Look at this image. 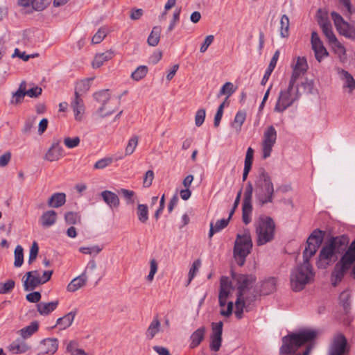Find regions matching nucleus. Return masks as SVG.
<instances>
[{
    "label": "nucleus",
    "mask_w": 355,
    "mask_h": 355,
    "mask_svg": "<svg viewBox=\"0 0 355 355\" xmlns=\"http://www.w3.org/2000/svg\"><path fill=\"white\" fill-rule=\"evenodd\" d=\"M58 348V340L56 338H45L39 345L40 354H53Z\"/></svg>",
    "instance_id": "nucleus-21"
},
{
    "label": "nucleus",
    "mask_w": 355,
    "mask_h": 355,
    "mask_svg": "<svg viewBox=\"0 0 355 355\" xmlns=\"http://www.w3.org/2000/svg\"><path fill=\"white\" fill-rule=\"evenodd\" d=\"M39 251V247L36 241H34L31 247L29 257H28V263H32L35 259L37 258V254Z\"/></svg>",
    "instance_id": "nucleus-60"
},
{
    "label": "nucleus",
    "mask_w": 355,
    "mask_h": 355,
    "mask_svg": "<svg viewBox=\"0 0 355 355\" xmlns=\"http://www.w3.org/2000/svg\"><path fill=\"white\" fill-rule=\"evenodd\" d=\"M75 343L73 342H70L67 345V352L70 353V355H87L86 352L81 349L74 348Z\"/></svg>",
    "instance_id": "nucleus-59"
},
{
    "label": "nucleus",
    "mask_w": 355,
    "mask_h": 355,
    "mask_svg": "<svg viewBox=\"0 0 355 355\" xmlns=\"http://www.w3.org/2000/svg\"><path fill=\"white\" fill-rule=\"evenodd\" d=\"M214 36L212 35H207L205 40H204V42L202 44L200 48V51L201 53H205L208 47L212 44V42H214Z\"/></svg>",
    "instance_id": "nucleus-64"
},
{
    "label": "nucleus",
    "mask_w": 355,
    "mask_h": 355,
    "mask_svg": "<svg viewBox=\"0 0 355 355\" xmlns=\"http://www.w3.org/2000/svg\"><path fill=\"white\" fill-rule=\"evenodd\" d=\"M262 292L264 294H269L275 290V279L273 278L269 279L262 284Z\"/></svg>",
    "instance_id": "nucleus-50"
},
{
    "label": "nucleus",
    "mask_w": 355,
    "mask_h": 355,
    "mask_svg": "<svg viewBox=\"0 0 355 355\" xmlns=\"http://www.w3.org/2000/svg\"><path fill=\"white\" fill-rule=\"evenodd\" d=\"M246 112L244 110H240L236 112L233 121L231 123V127L236 133L241 132L242 125L246 119Z\"/></svg>",
    "instance_id": "nucleus-30"
},
{
    "label": "nucleus",
    "mask_w": 355,
    "mask_h": 355,
    "mask_svg": "<svg viewBox=\"0 0 355 355\" xmlns=\"http://www.w3.org/2000/svg\"><path fill=\"white\" fill-rule=\"evenodd\" d=\"M300 93L298 86H288L281 89L277 98L274 111L277 112H283L288 107L293 105L300 98Z\"/></svg>",
    "instance_id": "nucleus-7"
},
{
    "label": "nucleus",
    "mask_w": 355,
    "mask_h": 355,
    "mask_svg": "<svg viewBox=\"0 0 355 355\" xmlns=\"http://www.w3.org/2000/svg\"><path fill=\"white\" fill-rule=\"evenodd\" d=\"M331 17L339 34L351 40H355V26L354 24L345 21L343 17L336 12H331Z\"/></svg>",
    "instance_id": "nucleus-11"
},
{
    "label": "nucleus",
    "mask_w": 355,
    "mask_h": 355,
    "mask_svg": "<svg viewBox=\"0 0 355 355\" xmlns=\"http://www.w3.org/2000/svg\"><path fill=\"white\" fill-rule=\"evenodd\" d=\"M26 278L24 281V287L26 291H32L37 286L42 284L38 270L29 271L26 272Z\"/></svg>",
    "instance_id": "nucleus-20"
},
{
    "label": "nucleus",
    "mask_w": 355,
    "mask_h": 355,
    "mask_svg": "<svg viewBox=\"0 0 355 355\" xmlns=\"http://www.w3.org/2000/svg\"><path fill=\"white\" fill-rule=\"evenodd\" d=\"M336 71L343 83V90L348 94H352L355 90V79L353 76L340 67H336Z\"/></svg>",
    "instance_id": "nucleus-16"
},
{
    "label": "nucleus",
    "mask_w": 355,
    "mask_h": 355,
    "mask_svg": "<svg viewBox=\"0 0 355 355\" xmlns=\"http://www.w3.org/2000/svg\"><path fill=\"white\" fill-rule=\"evenodd\" d=\"M347 340L343 334H337L329 346V355H345L347 352Z\"/></svg>",
    "instance_id": "nucleus-17"
},
{
    "label": "nucleus",
    "mask_w": 355,
    "mask_h": 355,
    "mask_svg": "<svg viewBox=\"0 0 355 355\" xmlns=\"http://www.w3.org/2000/svg\"><path fill=\"white\" fill-rule=\"evenodd\" d=\"M94 96L97 101L103 104L102 107L98 109V113L101 117L110 115L114 112V110H108L106 112H103V111L106 110L105 103L110 98V94L108 89L98 92L94 94Z\"/></svg>",
    "instance_id": "nucleus-19"
},
{
    "label": "nucleus",
    "mask_w": 355,
    "mask_h": 355,
    "mask_svg": "<svg viewBox=\"0 0 355 355\" xmlns=\"http://www.w3.org/2000/svg\"><path fill=\"white\" fill-rule=\"evenodd\" d=\"M26 84L23 81L20 83L17 91L13 94L12 98L10 101L12 104L17 105L22 101L26 94Z\"/></svg>",
    "instance_id": "nucleus-36"
},
{
    "label": "nucleus",
    "mask_w": 355,
    "mask_h": 355,
    "mask_svg": "<svg viewBox=\"0 0 355 355\" xmlns=\"http://www.w3.org/2000/svg\"><path fill=\"white\" fill-rule=\"evenodd\" d=\"M322 31L327 38L330 44L338 40L334 33L331 24H324L323 28H322Z\"/></svg>",
    "instance_id": "nucleus-49"
},
{
    "label": "nucleus",
    "mask_w": 355,
    "mask_h": 355,
    "mask_svg": "<svg viewBox=\"0 0 355 355\" xmlns=\"http://www.w3.org/2000/svg\"><path fill=\"white\" fill-rule=\"evenodd\" d=\"M38 322L33 321L29 325L20 329L18 333L23 338H27L35 334L38 330Z\"/></svg>",
    "instance_id": "nucleus-37"
},
{
    "label": "nucleus",
    "mask_w": 355,
    "mask_h": 355,
    "mask_svg": "<svg viewBox=\"0 0 355 355\" xmlns=\"http://www.w3.org/2000/svg\"><path fill=\"white\" fill-rule=\"evenodd\" d=\"M205 327H201L196 329L191 336L190 340V347L195 348L198 346L200 343L203 340L205 334Z\"/></svg>",
    "instance_id": "nucleus-33"
},
{
    "label": "nucleus",
    "mask_w": 355,
    "mask_h": 355,
    "mask_svg": "<svg viewBox=\"0 0 355 355\" xmlns=\"http://www.w3.org/2000/svg\"><path fill=\"white\" fill-rule=\"evenodd\" d=\"M314 273L309 261L303 263L294 268L290 276L291 287L293 291H302L306 284L313 279Z\"/></svg>",
    "instance_id": "nucleus-3"
},
{
    "label": "nucleus",
    "mask_w": 355,
    "mask_h": 355,
    "mask_svg": "<svg viewBox=\"0 0 355 355\" xmlns=\"http://www.w3.org/2000/svg\"><path fill=\"white\" fill-rule=\"evenodd\" d=\"M64 155V149L60 145V141L57 140L52 143L44 155V159L49 162H55L59 160Z\"/></svg>",
    "instance_id": "nucleus-18"
},
{
    "label": "nucleus",
    "mask_w": 355,
    "mask_h": 355,
    "mask_svg": "<svg viewBox=\"0 0 355 355\" xmlns=\"http://www.w3.org/2000/svg\"><path fill=\"white\" fill-rule=\"evenodd\" d=\"M277 132L273 125L268 126L263 132L261 141L262 158L266 159L270 157L272 148L276 144Z\"/></svg>",
    "instance_id": "nucleus-10"
},
{
    "label": "nucleus",
    "mask_w": 355,
    "mask_h": 355,
    "mask_svg": "<svg viewBox=\"0 0 355 355\" xmlns=\"http://www.w3.org/2000/svg\"><path fill=\"white\" fill-rule=\"evenodd\" d=\"M161 322L157 316H155L145 332L146 338L148 340H152L161 331Z\"/></svg>",
    "instance_id": "nucleus-24"
},
{
    "label": "nucleus",
    "mask_w": 355,
    "mask_h": 355,
    "mask_svg": "<svg viewBox=\"0 0 355 355\" xmlns=\"http://www.w3.org/2000/svg\"><path fill=\"white\" fill-rule=\"evenodd\" d=\"M148 73V67L145 65L138 67L131 74V77L136 81L144 78Z\"/></svg>",
    "instance_id": "nucleus-44"
},
{
    "label": "nucleus",
    "mask_w": 355,
    "mask_h": 355,
    "mask_svg": "<svg viewBox=\"0 0 355 355\" xmlns=\"http://www.w3.org/2000/svg\"><path fill=\"white\" fill-rule=\"evenodd\" d=\"M112 162L113 159L112 157H104L97 161L94 167L95 169H103L110 166Z\"/></svg>",
    "instance_id": "nucleus-55"
},
{
    "label": "nucleus",
    "mask_w": 355,
    "mask_h": 355,
    "mask_svg": "<svg viewBox=\"0 0 355 355\" xmlns=\"http://www.w3.org/2000/svg\"><path fill=\"white\" fill-rule=\"evenodd\" d=\"M229 223V219H220L218 220L214 225L212 223H210V230L209 232V236L211 238L212 236L225 228Z\"/></svg>",
    "instance_id": "nucleus-40"
},
{
    "label": "nucleus",
    "mask_w": 355,
    "mask_h": 355,
    "mask_svg": "<svg viewBox=\"0 0 355 355\" xmlns=\"http://www.w3.org/2000/svg\"><path fill=\"white\" fill-rule=\"evenodd\" d=\"M157 268H158V266H157V263L156 260L151 259L150 261V272L146 277L147 280L149 282H151L153 280L154 276L157 271Z\"/></svg>",
    "instance_id": "nucleus-56"
},
{
    "label": "nucleus",
    "mask_w": 355,
    "mask_h": 355,
    "mask_svg": "<svg viewBox=\"0 0 355 355\" xmlns=\"http://www.w3.org/2000/svg\"><path fill=\"white\" fill-rule=\"evenodd\" d=\"M80 138L75 137L73 138L66 137L64 139V144L68 148H73L78 146L80 144Z\"/></svg>",
    "instance_id": "nucleus-61"
},
{
    "label": "nucleus",
    "mask_w": 355,
    "mask_h": 355,
    "mask_svg": "<svg viewBox=\"0 0 355 355\" xmlns=\"http://www.w3.org/2000/svg\"><path fill=\"white\" fill-rule=\"evenodd\" d=\"M161 28L159 26L153 28L150 35L148 37L147 42L149 46H156L160 40Z\"/></svg>",
    "instance_id": "nucleus-41"
},
{
    "label": "nucleus",
    "mask_w": 355,
    "mask_h": 355,
    "mask_svg": "<svg viewBox=\"0 0 355 355\" xmlns=\"http://www.w3.org/2000/svg\"><path fill=\"white\" fill-rule=\"evenodd\" d=\"M201 266V261L199 259L196 260L191 267L189 272V282H190L193 277H195L196 274L198 271L200 267Z\"/></svg>",
    "instance_id": "nucleus-62"
},
{
    "label": "nucleus",
    "mask_w": 355,
    "mask_h": 355,
    "mask_svg": "<svg viewBox=\"0 0 355 355\" xmlns=\"http://www.w3.org/2000/svg\"><path fill=\"white\" fill-rule=\"evenodd\" d=\"M244 294L238 293L237 299L235 302V315L237 318L241 319L243 316V313L245 309V304L244 301Z\"/></svg>",
    "instance_id": "nucleus-39"
},
{
    "label": "nucleus",
    "mask_w": 355,
    "mask_h": 355,
    "mask_svg": "<svg viewBox=\"0 0 355 355\" xmlns=\"http://www.w3.org/2000/svg\"><path fill=\"white\" fill-rule=\"evenodd\" d=\"M293 67L304 74L308 69L306 59L304 57H298Z\"/></svg>",
    "instance_id": "nucleus-51"
},
{
    "label": "nucleus",
    "mask_w": 355,
    "mask_h": 355,
    "mask_svg": "<svg viewBox=\"0 0 355 355\" xmlns=\"http://www.w3.org/2000/svg\"><path fill=\"white\" fill-rule=\"evenodd\" d=\"M114 56V53L112 50L106 51L103 53H97L92 62V67L94 69L99 68L105 62L111 60Z\"/></svg>",
    "instance_id": "nucleus-26"
},
{
    "label": "nucleus",
    "mask_w": 355,
    "mask_h": 355,
    "mask_svg": "<svg viewBox=\"0 0 355 355\" xmlns=\"http://www.w3.org/2000/svg\"><path fill=\"white\" fill-rule=\"evenodd\" d=\"M64 219L67 223L69 225H76L80 223V216L78 213L69 211L65 214Z\"/></svg>",
    "instance_id": "nucleus-48"
},
{
    "label": "nucleus",
    "mask_w": 355,
    "mask_h": 355,
    "mask_svg": "<svg viewBox=\"0 0 355 355\" xmlns=\"http://www.w3.org/2000/svg\"><path fill=\"white\" fill-rule=\"evenodd\" d=\"M107 29L105 27L100 28L92 39L93 44H99L105 37Z\"/></svg>",
    "instance_id": "nucleus-53"
},
{
    "label": "nucleus",
    "mask_w": 355,
    "mask_h": 355,
    "mask_svg": "<svg viewBox=\"0 0 355 355\" xmlns=\"http://www.w3.org/2000/svg\"><path fill=\"white\" fill-rule=\"evenodd\" d=\"M137 216L139 220L145 223L148 219V210L146 205L139 204L137 207Z\"/></svg>",
    "instance_id": "nucleus-45"
},
{
    "label": "nucleus",
    "mask_w": 355,
    "mask_h": 355,
    "mask_svg": "<svg viewBox=\"0 0 355 355\" xmlns=\"http://www.w3.org/2000/svg\"><path fill=\"white\" fill-rule=\"evenodd\" d=\"M138 141L139 138L137 135H133L130 138L125 148V156L130 155L135 152L138 145Z\"/></svg>",
    "instance_id": "nucleus-42"
},
{
    "label": "nucleus",
    "mask_w": 355,
    "mask_h": 355,
    "mask_svg": "<svg viewBox=\"0 0 355 355\" xmlns=\"http://www.w3.org/2000/svg\"><path fill=\"white\" fill-rule=\"evenodd\" d=\"M334 53L337 55L340 62L344 63L347 60V50L338 40L331 44Z\"/></svg>",
    "instance_id": "nucleus-29"
},
{
    "label": "nucleus",
    "mask_w": 355,
    "mask_h": 355,
    "mask_svg": "<svg viewBox=\"0 0 355 355\" xmlns=\"http://www.w3.org/2000/svg\"><path fill=\"white\" fill-rule=\"evenodd\" d=\"M234 288L230 279L227 277H222L220 282V291L218 302L220 306V314L223 316L229 317L232 313L233 302H227L229 296L232 294Z\"/></svg>",
    "instance_id": "nucleus-9"
},
{
    "label": "nucleus",
    "mask_w": 355,
    "mask_h": 355,
    "mask_svg": "<svg viewBox=\"0 0 355 355\" xmlns=\"http://www.w3.org/2000/svg\"><path fill=\"white\" fill-rule=\"evenodd\" d=\"M66 202L64 193H55L49 199L48 205L51 207L58 208L62 206Z\"/></svg>",
    "instance_id": "nucleus-34"
},
{
    "label": "nucleus",
    "mask_w": 355,
    "mask_h": 355,
    "mask_svg": "<svg viewBox=\"0 0 355 355\" xmlns=\"http://www.w3.org/2000/svg\"><path fill=\"white\" fill-rule=\"evenodd\" d=\"M242 219L245 224H248L251 222V214L252 211V203L243 202L242 206Z\"/></svg>",
    "instance_id": "nucleus-43"
},
{
    "label": "nucleus",
    "mask_w": 355,
    "mask_h": 355,
    "mask_svg": "<svg viewBox=\"0 0 355 355\" xmlns=\"http://www.w3.org/2000/svg\"><path fill=\"white\" fill-rule=\"evenodd\" d=\"M223 322H212L211 324V334L210 336V349L214 352H218L222 343V333H223Z\"/></svg>",
    "instance_id": "nucleus-15"
},
{
    "label": "nucleus",
    "mask_w": 355,
    "mask_h": 355,
    "mask_svg": "<svg viewBox=\"0 0 355 355\" xmlns=\"http://www.w3.org/2000/svg\"><path fill=\"white\" fill-rule=\"evenodd\" d=\"M322 243V232L315 230L307 239V246L303 252V258L304 261H309V259L313 257Z\"/></svg>",
    "instance_id": "nucleus-12"
},
{
    "label": "nucleus",
    "mask_w": 355,
    "mask_h": 355,
    "mask_svg": "<svg viewBox=\"0 0 355 355\" xmlns=\"http://www.w3.org/2000/svg\"><path fill=\"white\" fill-rule=\"evenodd\" d=\"M8 349L13 354H18L26 352L30 347L25 341L16 340L9 345Z\"/></svg>",
    "instance_id": "nucleus-31"
},
{
    "label": "nucleus",
    "mask_w": 355,
    "mask_h": 355,
    "mask_svg": "<svg viewBox=\"0 0 355 355\" xmlns=\"http://www.w3.org/2000/svg\"><path fill=\"white\" fill-rule=\"evenodd\" d=\"M93 78H88L77 82L75 87V96H80L82 94L87 92L90 88L91 82Z\"/></svg>",
    "instance_id": "nucleus-35"
},
{
    "label": "nucleus",
    "mask_w": 355,
    "mask_h": 355,
    "mask_svg": "<svg viewBox=\"0 0 355 355\" xmlns=\"http://www.w3.org/2000/svg\"><path fill=\"white\" fill-rule=\"evenodd\" d=\"M15 261L14 265L15 267L19 268L21 266L24 262V252L23 248L21 245H17L15 252Z\"/></svg>",
    "instance_id": "nucleus-46"
},
{
    "label": "nucleus",
    "mask_w": 355,
    "mask_h": 355,
    "mask_svg": "<svg viewBox=\"0 0 355 355\" xmlns=\"http://www.w3.org/2000/svg\"><path fill=\"white\" fill-rule=\"evenodd\" d=\"M254 193L258 203L263 206L273 202L275 188L270 175L261 168L255 178Z\"/></svg>",
    "instance_id": "nucleus-2"
},
{
    "label": "nucleus",
    "mask_w": 355,
    "mask_h": 355,
    "mask_svg": "<svg viewBox=\"0 0 355 355\" xmlns=\"http://www.w3.org/2000/svg\"><path fill=\"white\" fill-rule=\"evenodd\" d=\"M311 48L314 51L315 58L319 62H322L329 55V53L324 47L323 42L320 40L318 34L313 31L311 37Z\"/></svg>",
    "instance_id": "nucleus-14"
},
{
    "label": "nucleus",
    "mask_w": 355,
    "mask_h": 355,
    "mask_svg": "<svg viewBox=\"0 0 355 355\" xmlns=\"http://www.w3.org/2000/svg\"><path fill=\"white\" fill-rule=\"evenodd\" d=\"M206 112L205 109H199L195 116V124L196 126L200 127L205 121Z\"/></svg>",
    "instance_id": "nucleus-57"
},
{
    "label": "nucleus",
    "mask_w": 355,
    "mask_h": 355,
    "mask_svg": "<svg viewBox=\"0 0 355 355\" xmlns=\"http://www.w3.org/2000/svg\"><path fill=\"white\" fill-rule=\"evenodd\" d=\"M71 107L73 110L75 119L77 121L82 120L85 110L82 98L79 96H75L71 102Z\"/></svg>",
    "instance_id": "nucleus-23"
},
{
    "label": "nucleus",
    "mask_w": 355,
    "mask_h": 355,
    "mask_svg": "<svg viewBox=\"0 0 355 355\" xmlns=\"http://www.w3.org/2000/svg\"><path fill=\"white\" fill-rule=\"evenodd\" d=\"M76 315V311H70L65 314L63 317L59 318L55 324L60 330H64L69 328L73 323Z\"/></svg>",
    "instance_id": "nucleus-25"
},
{
    "label": "nucleus",
    "mask_w": 355,
    "mask_h": 355,
    "mask_svg": "<svg viewBox=\"0 0 355 355\" xmlns=\"http://www.w3.org/2000/svg\"><path fill=\"white\" fill-rule=\"evenodd\" d=\"M15 282L8 279L5 282L0 283V294H6L10 293L15 287Z\"/></svg>",
    "instance_id": "nucleus-52"
},
{
    "label": "nucleus",
    "mask_w": 355,
    "mask_h": 355,
    "mask_svg": "<svg viewBox=\"0 0 355 355\" xmlns=\"http://www.w3.org/2000/svg\"><path fill=\"white\" fill-rule=\"evenodd\" d=\"M225 105V101L223 102L218 107L217 112L214 116V125L215 127H218L220 124V120L223 114V110Z\"/></svg>",
    "instance_id": "nucleus-58"
},
{
    "label": "nucleus",
    "mask_w": 355,
    "mask_h": 355,
    "mask_svg": "<svg viewBox=\"0 0 355 355\" xmlns=\"http://www.w3.org/2000/svg\"><path fill=\"white\" fill-rule=\"evenodd\" d=\"M102 250V248L98 245H94L92 247H80L79 251L86 254L96 255Z\"/></svg>",
    "instance_id": "nucleus-54"
},
{
    "label": "nucleus",
    "mask_w": 355,
    "mask_h": 355,
    "mask_svg": "<svg viewBox=\"0 0 355 355\" xmlns=\"http://www.w3.org/2000/svg\"><path fill=\"white\" fill-rule=\"evenodd\" d=\"M233 282L237 287L238 293L245 294V292L252 288L256 278L252 275L235 274L232 276Z\"/></svg>",
    "instance_id": "nucleus-13"
},
{
    "label": "nucleus",
    "mask_w": 355,
    "mask_h": 355,
    "mask_svg": "<svg viewBox=\"0 0 355 355\" xmlns=\"http://www.w3.org/2000/svg\"><path fill=\"white\" fill-rule=\"evenodd\" d=\"M344 243L340 237L330 239L322 248L319 255L320 266L325 267L337 259L336 254L340 252Z\"/></svg>",
    "instance_id": "nucleus-6"
},
{
    "label": "nucleus",
    "mask_w": 355,
    "mask_h": 355,
    "mask_svg": "<svg viewBox=\"0 0 355 355\" xmlns=\"http://www.w3.org/2000/svg\"><path fill=\"white\" fill-rule=\"evenodd\" d=\"M235 91L234 85L231 82H227L220 88L219 95H226V101Z\"/></svg>",
    "instance_id": "nucleus-47"
},
{
    "label": "nucleus",
    "mask_w": 355,
    "mask_h": 355,
    "mask_svg": "<svg viewBox=\"0 0 355 355\" xmlns=\"http://www.w3.org/2000/svg\"><path fill=\"white\" fill-rule=\"evenodd\" d=\"M58 304V300L50 302H40L37 304V309L40 315H47L55 310Z\"/></svg>",
    "instance_id": "nucleus-27"
},
{
    "label": "nucleus",
    "mask_w": 355,
    "mask_h": 355,
    "mask_svg": "<svg viewBox=\"0 0 355 355\" xmlns=\"http://www.w3.org/2000/svg\"><path fill=\"white\" fill-rule=\"evenodd\" d=\"M279 34L281 37L287 38L289 36L290 20L286 15H283L280 18Z\"/></svg>",
    "instance_id": "nucleus-38"
},
{
    "label": "nucleus",
    "mask_w": 355,
    "mask_h": 355,
    "mask_svg": "<svg viewBox=\"0 0 355 355\" xmlns=\"http://www.w3.org/2000/svg\"><path fill=\"white\" fill-rule=\"evenodd\" d=\"M252 248L250 232L248 229H245L242 232L237 234L233 249V257L238 265L243 266L245 263Z\"/></svg>",
    "instance_id": "nucleus-4"
},
{
    "label": "nucleus",
    "mask_w": 355,
    "mask_h": 355,
    "mask_svg": "<svg viewBox=\"0 0 355 355\" xmlns=\"http://www.w3.org/2000/svg\"><path fill=\"white\" fill-rule=\"evenodd\" d=\"M101 196L105 202L110 207H118L119 205V198L116 194L110 191H103Z\"/></svg>",
    "instance_id": "nucleus-28"
},
{
    "label": "nucleus",
    "mask_w": 355,
    "mask_h": 355,
    "mask_svg": "<svg viewBox=\"0 0 355 355\" xmlns=\"http://www.w3.org/2000/svg\"><path fill=\"white\" fill-rule=\"evenodd\" d=\"M88 280L86 270H84L81 275L73 278L67 285V291L70 293L77 291L78 289L84 287Z\"/></svg>",
    "instance_id": "nucleus-22"
},
{
    "label": "nucleus",
    "mask_w": 355,
    "mask_h": 355,
    "mask_svg": "<svg viewBox=\"0 0 355 355\" xmlns=\"http://www.w3.org/2000/svg\"><path fill=\"white\" fill-rule=\"evenodd\" d=\"M275 223L269 217H261L256 222L257 243L258 245H263L271 241L275 234Z\"/></svg>",
    "instance_id": "nucleus-8"
},
{
    "label": "nucleus",
    "mask_w": 355,
    "mask_h": 355,
    "mask_svg": "<svg viewBox=\"0 0 355 355\" xmlns=\"http://www.w3.org/2000/svg\"><path fill=\"white\" fill-rule=\"evenodd\" d=\"M355 262V240L352 242L340 261L336 264L331 274L332 284L336 286L341 282L345 272Z\"/></svg>",
    "instance_id": "nucleus-5"
},
{
    "label": "nucleus",
    "mask_w": 355,
    "mask_h": 355,
    "mask_svg": "<svg viewBox=\"0 0 355 355\" xmlns=\"http://www.w3.org/2000/svg\"><path fill=\"white\" fill-rule=\"evenodd\" d=\"M318 336V331L306 329L283 337L280 355H309L313 345L312 341Z\"/></svg>",
    "instance_id": "nucleus-1"
},
{
    "label": "nucleus",
    "mask_w": 355,
    "mask_h": 355,
    "mask_svg": "<svg viewBox=\"0 0 355 355\" xmlns=\"http://www.w3.org/2000/svg\"><path fill=\"white\" fill-rule=\"evenodd\" d=\"M56 219V212L53 210H49L43 213L40 218V222L43 227H49L55 223Z\"/></svg>",
    "instance_id": "nucleus-32"
},
{
    "label": "nucleus",
    "mask_w": 355,
    "mask_h": 355,
    "mask_svg": "<svg viewBox=\"0 0 355 355\" xmlns=\"http://www.w3.org/2000/svg\"><path fill=\"white\" fill-rule=\"evenodd\" d=\"M253 192V187L250 182H248L245 188L244 193V199L243 202L252 203V196Z\"/></svg>",
    "instance_id": "nucleus-63"
}]
</instances>
